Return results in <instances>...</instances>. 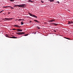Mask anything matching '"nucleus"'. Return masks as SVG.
<instances>
[{
    "instance_id": "423d86ee",
    "label": "nucleus",
    "mask_w": 73,
    "mask_h": 73,
    "mask_svg": "<svg viewBox=\"0 0 73 73\" xmlns=\"http://www.w3.org/2000/svg\"><path fill=\"white\" fill-rule=\"evenodd\" d=\"M34 21L36 22V23H40V21H38L36 20H34Z\"/></svg>"
},
{
    "instance_id": "72a5a7b5",
    "label": "nucleus",
    "mask_w": 73,
    "mask_h": 73,
    "mask_svg": "<svg viewBox=\"0 0 73 73\" xmlns=\"http://www.w3.org/2000/svg\"><path fill=\"white\" fill-rule=\"evenodd\" d=\"M71 24H73V21H71Z\"/></svg>"
},
{
    "instance_id": "6ab92c4d",
    "label": "nucleus",
    "mask_w": 73,
    "mask_h": 73,
    "mask_svg": "<svg viewBox=\"0 0 73 73\" xmlns=\"http://www.w3.org/2000/svg\"><path fill=\"white\" fill-rule=\"evenodd\" d=\"M28 35V34H25L24 35L25 36H27Z\"/></svg>"
},
{
    "instance_id": "393cba45",
    "label": "nucleus",
    "mask_w": 73,
    "mask_h": 73,
    "mask_svg": "<svg viewBox=\"0 0 73 73\" xmlns=\"http://www.w3.org/2000/svg\"><path fill=\"white\" fill-rule=\"evenodd\" d=\"M13 31H16V30H17V29H13Z\"/></svg>"
},
{
    "instance_id": "c85d7f7f",
    "label": "nucleus",
    "mask_w": 73,
    "mask_h": 73,
    "mask_svg": "<svg viewBox=\"0 0 73 73\" xmlns=\"http://www.w3.org/2000/svg\"><path fill=\"white\" fill-rule=\"evenodd\" d=\"M15 21H17L18 20V19H16V20H14Z\"/></svg>"
},
{
    "instance_id": "473e14b6",
    "label": "nucleus",
    "mask_w": 73,
    "mask_h": 73,
    "mask_svg": "<svg viewBox=\"0 0 73 73\" xmlns=\"http://www.w3.org/2000/svg\"><path fill=\"white\" fill-rule=\"evenodd\" d=\"M54 32H56V30H54Z\"/></svg>"
},
{
    "instance_id": "39448f33",
    "label": "nucleus",
    "mask_w": 73,
    "mask_h": 73,
    "mask_svg": "<svg viewBox=\"0 0 73 73\" xmlns=\"http://www.w3.org/2000/svg\"><path fill=\"white\" fill-rule=\"evenodd\" d=\"M17 31H17L16 32H22L23 31V30L21 29H17Z\"/></svg>"
},
{
    "instance_id": "58836bf2",
    "label": "nucleus",
    "mask_w": 73,
    "mask_h": 73,
    "mask_svg": "<svg viewBox=\"0 0 73 73\" xmlns=\"http://www.w3.org/2000/svg\"><path fill=\"white\" fill-rule=\"evenodd\" d=\"M50 0H48V1H50Z\"/></svg>"
},
{
    "instance_id": "0eeeda50",
    "label": "nucleus",
    "mask_w": 73,
    "mask_h": 73,
    "mask_svg": "<svg viewBox=\"0 0 73 73\" xmlns=\"http://www.w3.org/2000/svg\"><path fill=\"white\" fill-rule=\"evenodd\" d=\"M55 21V20H51L49 21V22H52L53 21Z\"/></svg>"
},
{
    "instance_id": "bb28decb",
    "label": "nucleus",
    "mask_w": 73,
    "mask_h": 73,
    "mask_svg": "<svg viewBox=\"0 0 73 73\" xmlns=\"http://www.w3.org/2000/svg\"><path fill=\"white\" fill-rule=\"evenodd\" d=\"M9 38H13V36H10Z\"/></svg>"
},
{
    "instance_id": "aec40b11",
    "label": "nucleus",
    "mask_w": 73,
    "mask_h": 73,
    "mask_svg": "<svg viewBox=\"0 0 73 73\" xmlns=\"http://www.w3.org/2000/svg\"><path fill=\"white\" fill-rule=\"evenodd\" d=\"M54 25H58V24L54 23Z\"/></svg>"
},
{
    "instance_id": "4c0bfd02",
    "label": "nucleus",
    "mask_w": 73,
    "mask_h": 73,
    "mask_svg": "<svg viewBox=\"0 0 73 73\" xmlns=\"http://www.w3.org/2000/svg\"><path fill=\"white\" fill-rule=\"evenodd\" d=\"M54 23H52V24H53L54 25Z\"/></svg>"
},
{
    "instance_id": "412c9836",
    "label": "nucleus",
    "mask_w": 73,
    "mask_h": 73,
    "mask_svg": "<svg viewBox=\"0 0 73 73\" xmlns=\"http://www.w3.org/2000/svg\"><path fill=\"white\" fill-rule=\"evenodd\" d=\"M13 19V18H11L10 19L9 18V20H12V19Z\"/></svg>"
},
{
    "instance_id": "c756f323",
    "label": "nucleus",
    "mask_w": 73,
    "mask_h": 73,
    "mask_svg": "<svg viewBox=\"0 0 73 73\" xmlns=\"http://www.w3.org/2000/svg\"><path fill=\"white\" fill-rule=\"evenodd\" d=\"M8 13V14H10V13H11V12H9Z\"/></svg>"
},
{
    "instance_id": "cd10ccee",
    "label": "nucleus",
    "mask_w": 73,
    "mask_h": 73,
    "mask_svg": "<svg viewBox=\"0 0 73 73\" xmlns=\"http://www.w3.org/2000/svg\"><path fill=\"white\" fill-rule=\"evenodd\" d=\"M11 8L12 9H14V8L12 7H11Z\"/></svg>"
},
{
    "instance_id": "c9c22d12",
    "label": "nucleus",
    "mask_w": 73,
    "mask_h": 73,
    "mask_svg": "<svg viewBox=\"0 0 73 73\" xmlns=\"http://www.w3.org/2000/svg\"><path fill=\"white\" fill-rule=\"evenodd\" d=\"M34 34H36V32H35V33H34Z\"/></svg>"
},
{
    "instance_id": "5701e85b",
    "label": "nucleus",
    "mask_w": 73,
    "mask_h": 73,
    "mask_svg": "<svg viewBox=\"0 0 73 73\" xmlns=\"http://www.w3.org/2000/svg\"><path fill=\"white\" fill-rule=\"evenodd\" d=\"M7 7L8 8H11V6H7Z\"/></svg>"
},
{
    "instance_id": "a211bd4d",
    "label": "nucleus",
    "mask_w": 73,
    "mask_h": 73,
    "mask_svg": "<svg viewBox=\"0 0 73 73\" xmlns=\"http://www.w3.org/2000/svg\"><path fill=\"white\" fill-rule=\"evenodd\" d=\"M42 3H44V1H41Z\"/></svg>"
},
{
    "instance_id": "e433bc0d",
    "label": "nucleus",
    "mask_w": 73,
    "mask_h": 73,
    "mask_svg": "<svg viewBox=\"0 0 73 73\" xmlns=\"http://www.w3.org/2000/svg\"><path fill=\"white\" fill-rule=\"evenodd\" d=\"M3 20H4L5 21H6V20H5L4 19H3Z\"/></svg>"
},
{
    "instance_id": "a878e982",
    "label": "nucleus",
    "mask_w": 73,
    "mask_h": 73,
    "mask_svg": "<svg viewBox=\"0 0 73 73\" xmlns=\"http://www.w3.org/2000/svg\"><path fill=\"white\" fill-rule=\"evenodd\" d=\"M18 21H21V19H19L18 20Z\"/></svg>"
},
{
    "instance_id": "1a4fd4ad",
    "label": "nucleus",
    "mask_w": 73,
    "mask_h": 73,
    "mask_svg": "<svg viewBox=\"0 0 73 73\" xmlns=\"http://www.w3.org/2000/svg\"><path fill=\"white\" fill-rule=\"evenodd\" d=\"M5 36H6V37H8V38H9V37H10V36H8V35H6Z\"/></svg>"
},
{
    "instance_id": "4468645a",
    "label": "nucleus",
    "mask_w": 73,
    "mask_h": 73,
    "mask_svg": "<svg viewBox=\"0 0 73 73\" xmlns=\"http://www.w3.org/2000/svg\"><path fill=\"white\" fill-rule=\"evenodd\" d=\"M21 23V25H23V24H24V23H23V21H22Z\"/></svg>"
},
{
    "instance_id": "f03ea898",
    "label": "nucleus",
    "mask_w": 73,
    "mask_h": 73,
    "mask_svg": "<svg viewBox=\"0 0 73 73\" xmlns=\"http://www.w3.org/2000/svg\"><path fill=\"white\" fill-rule=\"evenodd\" d=\"M29 15L30 16H32V17H35V18H37V16H35V15H33L32 14L29 12Z\"/></svg>"
},
{
    "instance_id": "2eb2a0df",
    "label": "nucleus",
    "mask_w": 73,
    "mask_h": 73,
    "mask_svg": "<svg viewBox=\"0 0 73 73\" xmlns=\"http://www.w3.org/2000/svg\"><path fill=\"white\" fill-rule=\"evenodd\" d=\"M36 27L37 28H38V29H40V28L38 26H37Z\"/></svg>"
},
{
    "instance_id": "9b49d317",
    "label": "nucleus",
    "mask_w": 73,
    "mask_h": 73,
    "mask_svg": "<svg viewBox=\"0 0 73 73\" xmlns=\"http://www.w3.org/2000/svg\"><path fill=\"white\" fill-rule=\"evenodd\" d=\"M64 38H66V39H68V40H70V38H66V37H64Z\"/></svg>"
},
{
    "instance_id": "dca6fc26",
    "label": "nucleus",
    "mask_w": 73,
    "mask_h": 73,
    "mask_svg": "<svg viewBox=\"0 0 73 73\" xmlns=\"http://www.w3.org/2000/svg\"><path fill=\"white\" fill-rule=\"evenodd\" d=\"M54 1V0H50V2H53Z\"/></svg>"
},
{
    "instance_id": "ddd939ff",
    "label": "nucleus",
    "mask_w": 73,
    "mask_h": 73,
    "mask_svg": "<svg viewBox=\"0 0 73 73\" xmlns=\"http://www.w3.org/2000/svg\"><path fill=\"white\" fill-rule=\"evenodd\" d=\"M28 2H30L31 3H32V2H33V1H32L31 0H29Z\"/></svg>"
},
{
    "instance_id": "9d476101",
    "label": "nucleus",
    "mask_w": 73,
    "mask_h": 73,
    "mask_svg": "<svg viewBox=\"0 0 73 73\" xmlns=\"http://www.w3.org/2000/svg\"><path fill=\"white\" fill-rule=\"evenodd\" d=\"M13 38H17L14 36H13Z\"/></svg>"
},
{
    "instance_id": "f3484780",
    "label": "nucleus",
    "mask_w": 73,
    "mask_h": 73,
    "mask_svg": "<svg viewBox=\"0 0 73 73\" xmlns=\"http://www.w3.org/2000/svg\"><path fill=\"white\" fill-rule=\"evenodd\" d=\"M3 8H6L8 7V6H4L3 7Z\"/></svg>"
},
{
    "instance_id": "20e7f679",
    "label": "nucleus",
    "mask_w": 73,
    "mask_h": 73,
    "mask_svg": "<svg viewBox=\"0 0 73 73\" xmlns=\"http://www.w3.org/2000/svg\"><path fill=\"white\" fill-rule=\"evenodd\" d=\"M14 27H18V28H21V26H19V25H14Z\"/></svg>"
},
{
    "instance_id": "b1692460",
    "label": "nucleus",
    "mask_w": 73,
    "mask_h": 73,
    "mask_svg": "<svg viewBox=\"0 0 73 73\" xmlns=\"http://www.w3.org/2000/svg\"><path fill=\"white\" fill-rule=\"evenodd\" d=\"M56 3H58V4H60V2H59L58 1H57L56 2Z\"/></svg>"
},
{
    "instance_id": "6e6552de",
    "label": "nucleus",
    "mask_w": 73,
    "mask_h": 73,
    "mask_svg": "<svg viewBox=\"0 0 73 73\" xmlns=\"http://www.w3.org/2000/svg\"><path fill=\"white\" fill-rule=\"evenodd\" d=\"M71 21H68V24H71Z\"/></svg>"
},
{
    "instance_id": "f8f14e48",
    "label": "nucleus",
    "mask_w": 73,
    "mask_h": 73,
    "mask_svg": "<svg viewBox=\"0 0 73 73\" xmlns=\"http://www.w3.org/2000/svg\"><path fill=\"white\" fill-rule=\"evenodd\" d=\"M9 1H10L11 2H14V1H15L14 0H9Z\"/></svg>"
},
{
    "instance_id": "f704fd0d",
    "label": "nucleus",
    "mask_w": 73,
    "mask_h": 73,
    "mask_svg": "<svg viewBox=\"0 0 73 73\" xmlns=\"http://www.w3.org/2000/svg\"><path fill=\"white\" fill-rule=\"evenodd\" d=\"M31 22H32V21H29V22L30 23H31Z\"/></svg>"
},
{
    "instance_id": "f257e3e1",
    "label": "nucleus",
    "mask_w": 73,
    "mask_h": 73,
    "mask_svg": "<svg viewBox=\"0 0 73 73\" xmlns=\"http://www.w3.org/2000/svg\"><path fill=\"white\" fill-rule=\"evenodd\" d=\"M25 6H26V4H24L18 5H13V7H20V8H24L25 7Z\"/></svg>"
},
{
    "instance_id": "ea45409f",
    "label": "nucleus",
    "mask_w": 73,
    "mask_h": 73,
    "mask_svg": "<svg viewBox=\"0 0 73 73\" xmlns=\"http://www.w3.org/2000/svg\"><path fill=\"white\" fill-rule=\"evenodd\" d=\"M61 36H62V35H61Z\"/></svg>"
},
{
    "instance_id": "7c9ffc66",
    "label": "nucleus",
    "mask_w": 73,
    "mask_h": 73,
    "mask_svg": "<svg viewBox=\"0 0 73 73\" xmlns=\"http://www.w3.org/2000/svg\"><path fill=\"white\" fill-rule=\"evenodd\" d=\"M3 11H4V10H2L0 12V13H1V12H2Z\"/></svg>"
},
{
    "instance_id": "2f4dec72",
    "label": "nucleus",
    "mask_w": 73,
    "mask_h": 73,
    "mask_svg": "<svg viewBox=\"0 0 73 73\" xmlns=\"http://www.w3.org/2000/svg\"><path fill=\"white\" fill-rule=\"evenodd\" d=\"M24 20H24V19H21V21H24Z\"/></svg>"
},
{
    "instance_id": "7ed1b4c3",
    "label": "nucleus",
    "mask_w": 73,
    "mask_h": 73,
    "mask_svg": "<svg viewBox=\"0 0 73 73\" xmlns=\"http://www.w3.org/2000/svg\"><path fill=\"white\" fill-rule=\"evenodd\" d=\"M15 33L16 34H17V35H23V34H25V33L23 32H16Z\"/></svg>"
},
{
    "instance_id": "4be33fe9",
    "label": "nucleus",
    "mask_w": 73,
    "mask_h": 73,
    "mask_svg": "<svg viewBox=\"0 0 73 73\" xmlns=\"http://www.w3.org/2000/svg\"><path fill=\"white\" fill-rule=\"evenodd\" d=\"M5 20H9V19L7 18H5Z\"/></svg>"
}]
</instances>
